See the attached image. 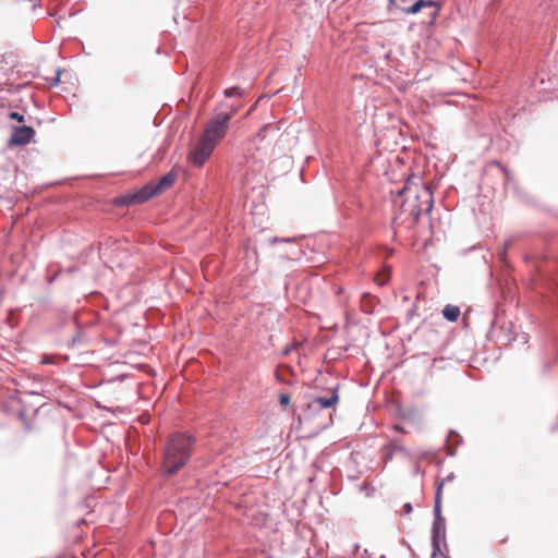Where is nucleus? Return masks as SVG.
<instances>
[{
    "label": "nucleus",
    "mask_w": 558,
    "mask_h": 558,
    "mask_svg": "<svg viewBox=\"0 0 558 558\" xmlns=\"http://www.w3.org/2000/svg\"><path fill=\"white\" fill-rule=\"evenodd\" d=\"M195 445V437L185 433H173L165 444L162 471L165 476H172L190 461Z\"/></svg>",
    "instance_id": "f257e3e1"
},
{
    "label": "nucleus",
    "mask_w": 558,
    "mask_h": 558,
    "mask_svg": "<svg viewBox=\"0 0 558 558\" xmlns=\"http://www.w3.org/2000/svg\"><path fill=\"white\" fill-rule=\"evenodd\" d=\"M395 206L400 207L401 214H405L412 218L413 222H417L423 213L430 214L434 206L433 193L429 187L422 185L421 187L412 185L410 181L398 191L393 201Z\"/></svg>",
    "instance_id": "f03ea898"
},
{
    "label": "nucleus",
    "mask_w": 558,
    "mask_h": 558,
    "mask_svg": "<svg viewBox=\"0 0 558 558\" xmlns=\"http://www.w3.org/2000/svg\"><path fill=\"white\" fill-rule=\"evenodd\" d=\"M175 180L177 173L174 171H169L159 179L158 183L149 182L133 193H129L116 198L114 203L120 206L143 204L151 197L163 193L166 190L173 185Z\"/></svg>",
    "instance_id": "7ed1b4c3"
},
{
    "label": "nucleus",
    "mask_w": 558,
    "mask_h": 558,
    "mask_svg": "<svg viewBox=\"0 0 558 558\" xmlns=\"http://www.w3.org/2000/svg\"><path fill=\"white\" fill-rule=\"evenodd\" d=\"M444 482H439L436 487L435 494V502H434V522L432 526V547H433V556L437 557L438 555L447 556L442 554L440 550V539H442L444 546L446 550H448V546L446 543V519L441 514V490H442Z\"/></svg>",
    "instance_id": "20e7f679"
},
{
    "label": "nucleus",
    "mask_w": 558,
    "mask_h": 558,
    "mask_svg": "<svg viewBox=\"0 0 558 558\" xmlns=\"http://www.w3.org/2000/svg\"><path fill=\"white\" fill-rule=\"evenodd\" d=\"M231 118L232 112L216 113L205 126L204 135L218 143L219 140L226 136Z\"/></svg>",
    "instance_id": "39448f33"
},
{
    "label": "nucleus",
    "mask_w": 558,
    "mask_h": 558,
    "mask_svg": "<svg viewBox=\"0 0 558 558\" xmlns=\"http://www.w3.org/2000/svg\"><path fill=\"white\" fill-rule=\"evenodd\" d=\"M217 143L215 141L203 134L202 140L196 144L195 148L190 154V161L197 167L203 166L211 155Z\"/></svg>",
    "instance_id": "423d86ee"
},
{
    "label": "nucleus",
    "mask_w": 558,
    "mask_h": 558,
    "mask_svg": "<svg viewBox=\"0 0 558 558\" xmlns=\"http://www.w3.org/2000/svg\"><path fill=\"white\" fill-rule=\"evenodd\" d=\"M34 136H35V130L33 126H28V125L14 126L13 132L8 141V145L10 147L23 146V145L28 144Z\"/></svg>",
    "instance_id": "0eeeda50"
},
{
    "label": "nucleus",
    "mask_w": 558,
    "mask_h": 558,
    "mask_svg": "<svg viewBox=\"0 0 558 558\" xmlns=\"http://www.w3.org/2000/svg\"><path fill=\"white\" fill-rule=\"evenodd\" d=\"M436 7V9L430 13V22H434L439 14V7H437V2L434 0H415L413 4L408 8H402L401 11L407 14H416L423 8Z\"/></svg>",
    "instance_id": "6e6552de"
},
{
    "label": "nucleus",
    "mask_w": 558,
    "mask_h": 558,
    "mask_svg": "<svg viewBox=\"0 0 558 558\" xmlns=\"http://www.w3.org/2000/svg\"><path fill=\"white\" fill-rule=\"evenodd\" d=\"M338 386L332 388L331 396L329 398L325 397H314L308 404V409H329L336 405L339 401L338 396Z\"/></svg>",
    "instance_id": "1a4fd4ad"
},
{
    "label": "nucleus",
    "mask_w": 558,
    "mask_h": 558,
    "mask_svg": "<svg viewBox=\"0 0 558 558\" xmlns=\"http://www.w3.org/2000/svg\"><path fill=\"white\" fill-rule=\"evenodd\" d=\"M0 114L3 117H7L11 120H16L19 122L25 121L24 114L17 111H13L11 102L4 100L3 98H0Z\"/></svg>",
    "instance_id": "9d476101"
},
{
    "label": "nucleus",
    "mask_w": 558,
    "mask_h": 558,
    "mask_svg": "<svg viewBox=\"0 0 558 558\" xmlns=\"http://www.w3.org/2000/svg\"><path fill=\"white\" fill-rule=\"evenodd\" d=\"M442 315L450 323L457 322L460 316V308L459 306L448 304L444 307Z\"/></svg>",
    "instance_id": "9b49d317"
},
{
    "label": "nucleus",
    "mask_w": 558,
    "mask_h": 558,
    "mask_svg": "<svg viewBox=\"0 0 558 558\" xmlns=\"http://www.w3.org/2000/svg\"><path fill=\"white\" fill-rule=\"evenodd\" d=\"M361 299L362 311L366 314H372L374 312L373 296L369 293H363Z\"/></svg>",
    "instance_id": "f8f14e48"
},
{
    "label": "nucleus",
    "mask_w": 558,
    "mask_h": 558,
    "mask_svg": "<svg viewBox=\"0 0 558 558\" xmlns=\"http://www.w3.org/2000/svg\"><path fill=\"white\" fill-rule=\"evenodd\" d=\"M75 326H76V332L71 337V339L68 342V347L71 349L78 347L82 342V338H81L82 328L76 322H75Z\"/></svg>",
    "instance_id": "ddd939ff"
},
{
    "label": "nucleus",
    "mask_w": 558,
    "mask_h": 558,
    "mask_svg": "<svg viewBox=\"0 0 558 558\" xmlns=\"http://www.w3.org/2000/svg\"><path fill=\"white\" fill-rule=\"evenodd\" d=\"M223 95L225 97L227 98H231V97H242L243 96V92L240 87L238 86H232V87H228L223 90Z\"/></svg>",
    "instance_id": "4468645a"
},
{
    "label": "nucleus",
    "mask_w": 558,
    "mask_h": 558,
    "mask_svg": "<svg viewBox=\"0 0 558 558\" xmlns=\"http://www.w3.org/2000/svg\"><path fill=\"white\" fill-rule=\"evenodd\" d=\"M512 240H508L505 242L502 248L498 252V258L501 262H506L507 259V250L511 246Z\"/></svg>",
    "instance_id": "2eb2a0df"
},
{
    "label": "nucleus",
    "mask_w": 558,
    "mask_h": 558,
    "mask_svg": "<svg viewBox=\"0 0 558 558\" xmlns=\"http://www.w3.org/2000/svg\"><path fill=\"white\" fill-rule=\"evenodd\" d=\"M488 336L492 339L499 338V335H497V322L495 319H493L490 322V329H489Z\"/></svg>",
    "instance_id": "dca6fc26"
},
{
    "label": "nucleus",
    "mask_w": 558,
    "mask_h": 558,
    "mask_svg": "<svg viewBox=\"0 0 558 558\" xmlns=\"http://www.w3.org/2000/svg\"><path fill=\"white\" fill-rule=\"evenodd\" d=\"M413 511V507L411 502H405L400 511V515H408Z\"/></svg>",
    "instance_id": "f3484780"
},
{
    "label": "nucleus",
    "mask_w": 558,
    "mask_h": 558,
    "mask_svg": "<svg viewBox=\"0 0 558 558\" xmlns=\"http://www.w3.org/2000/svg\"><path fill=\"white\" fill-rule=\"evenodd\" d=\"M279 403L282 405V407H287L289 405L290 403V396L288 393H281L279 396Z\"/></svg>",
    "instance_id": "a211bd4d"
},
{
    "label": "nucleus",
    "mask_w": 558,
    "mask_h": 558,
    "mask_svg": "<svg viewBox=\"0 0 558 558\" xmlns=\"http://www.w3.org/2000/svg\"><path fill=\"white\" fill-rule=\"evenodd\" d=\"M60 75H61V71H60V70H58V71H57V75H56V77H53V78H52V81H51V85H52V86H56V85L59 83V81H60Z\"/></svg>",
    "instance_id": "6ab92c4d"
},
{
    "label": "nucleus",
    "mask_w": 558,
    "mask_h": 558,
    "mask_svg": "<svg viewBox=\"0 0 558 558\" xmlns=\"http://www.w3.org/2000/svg\"><path fill=\"white\" fill-rule=\"evenodd\" d=\"M449 434L454 435L457 437L456 447L462 442V437L458 433H456L454 430H450Z\"/></svg>",
    "instance_id": "aec40b11"
},
{
    "label": "nucleus",
    "mask_w": 558,
    "mask_h": 558,
    "mask_svg": "<svg viewBox=\"0 0 558 558\" xmlns=\"http://www.w3.org/2000/svg\"><path fill=\"white\" fill-rule=\"evenodd\" d=\"M453 478H454V474H453V473H450V474H448V475H447V476H446L441 482H444V484H445L446 482H451V481H453Z\"/></svg>",
    "instance_id": "412c9836"
},
{
    "label": "nucleus",
    "mask_w": 558,
    "mask_h": 558,
    "mask_svg": "<svg viewBox=\"0 0 558 558\" xmlns=\"http://www.w3.org/2000/svg\"><path fill=\"white\" fill-rule=\"evenodd\" d=\"M447 456L454 457L456 456V447L454 448H452V447L448 448L447 449Z\"/></svg>",
    "instance_id": "4be33fe9"
},
{
    "label": "nucleus",
    "mask_w": 558,
    "mask_h": 558,
    "mask_svg": "<svg viewBox=\"0 0 558 558\" xmlns=\"http://www.w3.org/2000/svg\"><path fill=\"white\" fill-rule=\"evenodd\" d=\"M280 239H281V238L274 236V238H270V239H269V242H270V244H275V243L280 242Z\"/></svg>",
    "instance_id": "5701e85b"
},
{
    "label": "nucleus",
    "mask_w": 558,
    "mask_h": 558,
    "mask_svg": "<svg viewBox=\"0 0 558 558\" xmlns=\"http://www.w3.org/2000/svg\"><path fill=\"white\" fill-rule=\"evenodd\" d=\"M393 429L397 430V432H401V433L405 432L404 428L401 425H398V424L393 426Z\"/></svg>",
    "instance_id": "b1692460"
},
{
    "label": "nucleus",
    "mask_w": 558,
    "mask_h": 558,
    "mask_svg": "<svg viewBox=\"0 0 558 558\" xmlns=\"http://www.w3.org/2000/svg\"><path fill=\"white\" fill-rule=\"evenodd\" d=\"M293 241H294V239H293V238H281V239H280V242H287V243H289V242H293Z\"/></svg>",
    "instance_id": "393cba45"
},
{
    "label": "nucleus",
    "mask_w": 558,
    "mask_h": 558,
    "mask_svg": "<svg viewBox=\"0 0 558 558\" xmlns=\"http://www.w3.org/2000/svg\"><path fill=\"white\" fill-rule=\"evenodd\" d=\"M505 175H506V179L508 182L512 179V177L510 175V173L507 170L505 171Z\"/></svg>",
    "instance_id": "a878e982"
},
{
    "label": "nucleus",
    "mask_w": 558,
    "mask_h": 558,
    "mask_svg": "<svg viewBox=\"0 0 558 558\" xmlns=\"http://www.w3.org/2000/svg\"><path fill=\"white\" fill-rule=\"evenodd\" d=\"M521 338L523 343L527 342V336L525 333H523Z\"/></svg>",
    "instance_id": "bb28decb"
},
{
    "label": "nucleus",
    "mask_w": 558,
    "mask_h": 558,
    "mask_svg": "<svg viewBox=\"0 0 558 558\" xmlns=\"http://www.w3.org/2000/svg\"><path fill=\"white\" fill-rule=\"evenodd\" d=\"M343 289L341 287H338L337 290H336V294H340L342 293Z\"/></svg>",
    "instance_id": "cd10ccee"
},
{
    "label": "nucleus",
    "mask_w": 558,
    "mask_h": 558,
    "mask_svg": "<svg viewBox=\"0 0 558 558\" xmlns=\"http://www.w3.org/2000/svg\"><path fill=\"white\" fill-rule=\"evenodd\" d=\"M236 110H238V108H235V107L231 108L230 112H232V116L236 112Z\"/></svg>",
    "instance_id": "c85d7f7f"
},
{
    "label": "nucleus",
    "mask_w": 558,
    "mask_h": 558,
    "mask_svg": "<svg viewBox=\"0 0 558 558\" xmlns=\"http://www.w3.org/2000/svg\"><path fill=\"white\" fill-rule=\"evenodd\" d=\"M248 268H250V270H251L252 272L256 271V269H257V268L255 267V265H254L253 267H248Z\"/></svg>",
    "instance_id": "c756f323"
},
{
    "label": "nucleus",
    "mask_w": 558,
    "mask_h": 558,
    "mask_svg": "<svg viewBox=\"0 0 558 558\" xmlns=\"http://www.w3.org/2000/svg\"><path fill=\"white\" fill-rule=\"evenodd\" d=\"M390 5H396V0H389Z\"/></svg>",
    "instance_id": "7c9ffc66"
},
{
    "label": "nucleus",
    "mask_w": 558,
    "mask_h": 558,
    "mask_svg": "<svg viewBox=\"0 0 558 558\" xmlns=\"http://www.w3.org/2000/svg\"><path fill=\"white\" fill-rule=\"evenodd\" d=\"M289 352H290V349H286L282 354L287 355Z\"/></svg>",
    "instance_id": "2f4dec72"
},
{
    "label": "nucleus",
    "mask_w": 558,
    "mask_h": 558,
    "mask_svg": "<svg viewBox=\"0 0 558 558\" xmlns=\"http://www.w3.org/2000/svg\"><path fill=\"white\" fill-rule=\"evenodd\" d=\"M31 393H32V395H39V392H38V391H36V390H32V391H31Z\"/></svg>",
    "instance_id": "473e14b6"
},
{
    "label": "nucleus",
    "mask_w": 558,
    "mask_h": 558,
    "mask_svg": "<svg viewBox=\"0 0 558 558\" xmlns=\"http://www.w3.org/2000/svg\"><path fill=\"white\" fill-rule=\"evenodd\" d=\"M407 546H408L409 550H411V551H412V547H411V545H410V544H407Z\"/></svg>",
    "instance_id": "72a5a7b5"
},
{
    "label": "nucleus",
    "mask_w": 558,
    "mask_h": 558,
    "mask_svg": "<svg viewBox=\"0 0 558 558\" xmlns=\"http://www.w3.org/2000/svg\"><path fill=\"white\" fill-rule=\"evenodd\" d=\"M245 251H246V254H248V252H250L248 246L245 247Z\"/></svg>",
    "instance_id": "f704fd0d"
},
{
    "label": "nucleus",
    "mask_w": 558,
    "mask_h": 558,
    "mask_svg": "<svg viewBox=\"0 0 558 558\" xmlns=\"http://www.w3.org/2000/svg\"><path fill=\"white\" fill-rule=\"evenodd\" d=\"M444 558H450L449 556H444Z\"/></svg>",
    "instance_id": "c9c22d12"
},
{
    "label": "nucleus",
    "mask_w": 558,
    "mask_h": 558,
    "mask_svg": "<svg viewBox=\"0 0 558 558\" xmlns=\"http://www.w3.org/2000/svg\"><path fill=\"white\" fill-rule=\"evenodd\" d=\"M430 558H436V557H434V556L432 555V557H430Z\"/></svg>",
    "instance_id": "e433bc0d"
}]
</instances>
